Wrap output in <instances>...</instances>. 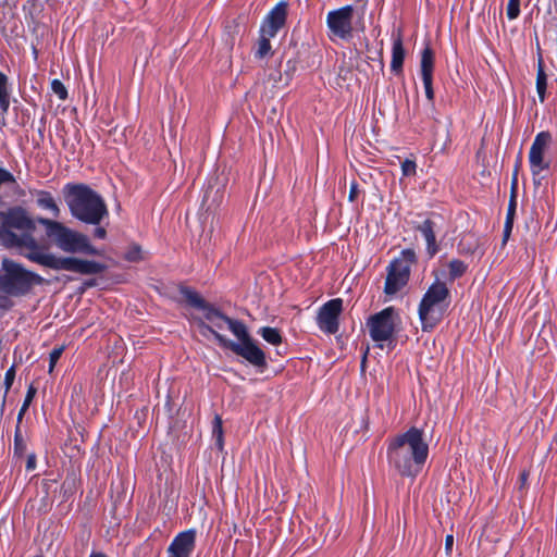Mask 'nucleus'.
<instances>
[{"instance_id":"nucleus-35","label":"nucleus","mask_w":557,"mask_h":557,"mask_svg":"<svg viewBox=\"0 0 557 557\" xmlns=\"http://www.w3.org/2000/svg\"><path fill=\"white\" fill-rule=\"evenodd\" d=\"M513 223L512 222H505L504 230H503V244H506L507 240L510 237V234L512 232Z\"/></svg>"},{"instance_id":"nucleus-28","label":"nucleus","mask_w":557,"mask_h":557,"mask_svg":"<svg viewBox=\"0 0 557 557\" xmlns=\"http://www.w3.org/2000/svg\"><path fill=\"white\" fill-rule=\"evenodd\" d=\"M15 374H16V370H15V364H12L5 372L4 374V382H3V386H4V397L8 395L10 388L12 387L13 385V382H14V379H15Z\"/></svg>"},{"instance_id":"nucleus-23","label":"nucleus","mask_w":557,"mask_h":557,"mask_svg":"<svg viewBox=\"0 0 557 557\" xmlns=\"http://www.w3.org/2000/svg\"><path fill=\"white\" fill-rule=\"evenodd\" d=\"M448 280L450 282L461 277L468 270V264L460 259H453L447 264Z\"/></svg>"},{"instance_id":"nucleus-10","label":"nucleus","mask_w":557,"mask_h":557,"mask_svg":"<svg viewBox=\"0 0 557 557\" xmlns=\"http://www.w3.org/2000/svg\"><path fill=\"white\" fill-rule=\"evenodd\" d=\"M417 263L416 251L411 248L403 249L398 257L393 259L387 267V275L384 284L386 295H395L409 282L411 267Z\"/></svg>"},{"instance_id":"nucleus-15","label":"nucleus","mask_w":557,"mask_h":557,"mask_svg":"<svg viewBox=\"0 0 557 557\" xmlns=\"http://www.w3.org/2000/svg\"><path fill=\"white\" fill-rule=\"evenodd\" d=\"M421 77L424 86V91L428 100H434L433 89V71H434V52L432 48L426 45L421 53Z\"/></svg>"},{"instance_id":"nucleus-18","label":"nucleus","mask_w":557,"mask_h":557,"mask_svg":"<svg viewBox=\"0 0 557 557\" xmlns=\"http://www.w3.org/2000/svg\"><path fill=\"white\" fill-rule=\"evenodd\" d=\"M406 57V51L403 44L401 35L393 37L392 45V61H391V71L395 75H399L403 73L404 61Z\"/></svg>"},{"instance_id":"nucleus-37","label":"nucleus","mask_w":557,"mask_h":557,"mask_svg":"<svg viewBox=\"0 0 557 557\" xmlns=\"http://www.w3.org/2000/svg\"><path fill=\"white\" fill-rule=\"evenodd\" d=\"M94 236L99 239H104L107 237V231L102 226H98L94 231Z\"/></svg>"},{"instance_id":"nucleus-41","label":"nucleus","mask_w":557,"mask_h":557,"mask_svg":"<svg viewBox=\"0 0 557 557\" xmlns=\"http://www.w3.org/2000/svg\"><path fill=\"white\" fill-rule=\"evenodd\" d=\"M95 284H96V281H95V280H90V281H87V282L85 283V285H86L87 287L95 286Z\"/></svg>"},{"instance_id":"nucleus-8","label":"nucleus","mask_w":557,"mask_h":557,"mask_svg":"<svg viewBox=\"0 0 557 557\" xmlns=\"http://www.w3.org/2000/svg\"><path fill=\"white\" fill-rule=\"evenodd\" d=\"M367 5L368 0H355V4H347L330 11L325 20L329 39L332 41L337 39L351 40L356 29L354 14L357 12L363 16Z\"/></svg>"},{"instance_id":"nucleus-22","label":"nucleus","mask_w":557,"mask_h":557,"mask_svg":"<svg viewBox=\"0 0 557 557\" xmlns=\"http://www.w3.org/2000/svg\"><path fill=\"white\" fill-rule=\"evenodd\" d=\"M258 334L269 344L277 346L282 343L283 337L278 329L271 326H262L258 330Z\"/></svg>"},{"instance_id":"nucleus-26","label":"nucleus","mask_w":557,"mask_h":557,"mask_svg":"<svg viewBox=\"0 0 557 557\" xmlns=\"http://www.w3.org/2000/svg\"><path fill=\"white\" fill-rule=\"evenodd\" d=\"M36 395V388L34 387L33 384H30L28 386V389L26 392V395H25V399L23 401V405L18 411V414H17V422L20 423L23 419V416L25 414V412L27 411L30 403L33 401L34 397Z\"/></svg>"},{"instance_id":"nucleus-27","label":"nucleus","mask_w":557,"mask_h":557,"mask_svg":"<svg viewBox=\"0 0 557 557\" xmlns=\"http://www.w3.org/2000/svg\"><path fill=\"white\" fill-rule=\"evenodd\" d=\"M143 251L139 245H132L124 255V259L129 262H138L143 259Z\"/></svg>"},{"instance_id":"nucleus-40","label":"nucleus","mask_w":557,"mask_h":557,"mask_svg":"<svg viewBox=\"0 0 557 557\" xmlns=\"http://www.w3.org/2000/svg\"><path fill=\"white\" fill-rule=\"evenodd\" d=\"M89 557H108L104 553L101 552H91Z\"/></svg>"},{"instance_id":"nucleus-32","label":"nucleus","mask_w":557,"mask_h":557,"mask_svg":"<svg viewBox=\"0 0 557 557\" xmlns=\"http://www.w3.org/2000/svg\"><path fill=\"white\" fill-rule=\"evenodd\" d=\"M403 176H414L417 173V164L413 160L406 159L401 162Z\"/></svg>"},{"instance_id":"nucleus-7","label":"nucleus","mask_w":557,"mask_h":557,"mask_svg":"<svg viewBox=\"0 0 557 557\" xmlns=\"http://www.w3.org/2000/svg\"><path fill=\"white\" fill-rule=\"evenodd\" d=\"M202 326L213 334L221 347L232 350L235 355L244 358L256 368L263 369L267 367L264 351L256 345L244 323L233 324L232 327V333L237 337L238 342L226 338L210 326L205 324H202Z\"/></svg>"},{"instance_id":"nucleus-2","label":"nucleus","mask_w":557,"mask_h":557,"mask_svg":"<svg viewBox=\"0 0 557 557\" xmlns=\"http://www.w3.org/2000/svg\"><path fill=\"white\" fill-rule=\"evenodd\" d=\"M428 457L429 444L422 429L411 426L386 440L387 463L400 476L416 479Z\"/></svg>"},{"instance_id":"nucleus-9","label":"nucleus","mask_w":557,"mask_h":557,"mask_svg":"<svg viewBox=\"0 0 557 557\" xmlns=\"http://www.w3.org/2000/svg\"><path fill=\"white\" fill-rule=\"evenodd\" d=\"M287 18V3L285 1L278 2L264 17L260 30L258 47L255 51V58L262 60L272 53L270 44L271 38H274L281 28L284 27Z\"/></svg>"},{"instance_id":"nucleus-46","label":"nucleus","mask_w":557,"mask_h":557,"mask_svg":"<svg viewBox=\"0 0 557 557\" xmlns=\"http://www.w3.org/2000/svg\"><path fill=\"white\" fill-rule=\"evenodd\" d=\"M465 249H467L465 252H471L472 250L468 248V246H465Z\"/></svg>"},{"instance_id":"nucleus-31","label":"nucleus","mask_w":557,"mask_h":557,"mask_svg":"<svg viewBox=\"0 0 557 557\" xmlns=\"http://www.w3.org/2000/svg\"><path fill=\"white\" fill-rule=\"evenodd\" d=\"M64 347H55L49 354V373H51L63 354Z\"/></svg>"},{"instance_id":"nucleus-25","label":"nucleus","mask_w":557,"mask_h":557,"mask_svg":"<svg viewBox=\"0 0 557 557\" xmlns=\"http://www.w3.org/2000/svg\"><path fill=\"white\" fill-rule=\"evenodd\" d=\"M212 434L215 437L216 446L220 449H222L223 448V426H222V419L219 414H216L213 419Z\"/></svg>"},{"instance_id":"nucleus-13","label":"nucleus","mask_w":557,"mask_h":557,"mask_svg":"<svg viewBox=\"0 0 557 557\" xmlns=\"http://www.w3.org/2000/svg\"><path fill=\"white\" fill-rule=\"evenodd\" d=\"M395 309L387 307L368 319L369 334L379 347L382 342L392 341L395 333Z\"/></svg>"},{"instance_id":"nucleus-1","label":"nucleus","mask_w":557,"mask_h":557,"mask_svg":"<svg viewBox=\"0 0 557 557\" xmlns=\"http://www.w3.org/2000/svg\"><path fill=\"white\" fill-rule=\"evenodd\" d=\"M35 221L22 207L0 211V245L18 249L20 255L39 265L55 270L70 271L82 275L101 274L107 270L104 263L81 259L73 256L58 257L46 251L34 237Z\"/></svg>"},{"instance_id":"nucleus-20","label":"nucleus","mask_w":557,"mask_h":557,"mask_svg":"<svg viewBox=\"0 0 557 557\" xmlns=\"http://www.w3.org/2000/svg\"><path fill=\"white\" fill-rule=\"evenodd\" d=\"M519 165H520V160H518L516 162L515 171H513V174H512L511 195H510V199H509V202H508V208H507V214H506L505 222H512L513 223V221H515L516 209H517L516 191H517V187H518V170H519Z\"/></svg>"},{"instance_id":"nucleus-29","label":"nucleus","mask_w":557,"mask_h":557,"mask_svg":"<svg viewBox=\"0 0 557 557\" xmlns=\"http://www.w3.org/2000/svg\"><path fill=\"white\" fill-rule=\"evenodd\" d=\"M51 90L60 100H65L67 98V90L60 79H53L51 82Z\"/></svg>"},{"instance_id":"nucleus-19","label":"nucleus","mask_w":557,"mask_h":557,"mask_svg":"<svg viewBox=\"0 0 557 557\" xmlns=\"http://www.w3.org/2000/svg\"><path fill=\"white\" fill-rule=\"evenodd\" d=\"M535 87L540 102L544 103L546 100L547 75L544 70V61L541 52H539Z\"/></svg>"},{"instance_id":"nucleus-42","label":"nucleus","mask_w":557,"mask_h":557,"mask_svg":"<svg viewBox=\"0 0 557 557\" xmlns=\"http://www.w3.org/2000/svg\"><path fill=\"white\" fill-rule=\"evenodd\" d=\"M458 250H459V252H465L466 251V249L463 248L462 240L458 244Z\"/></svg>"},{"instance_id":"nucleus-36","label":"nucleus","mask_w":557,"mask_h":557,"mask_svg":"<svg viewBox=\"0 0 557 557\" xmlns=\"http://www.w3.org/2000/svg\"><path fill=\"white\" fill-rule=\"evenodd\" d=\"M358 196V184L356 182H352L349 189L348 199L349 201H355Z\"/></svg>"},{"instance_id":"nucleus-34","label":"nucleus","mask_w":557,"mask_h":557,"mask_svg":"<svg viewBox=\"0 0 557 557\" xmlns=\"http://www.w3.org/2000/svg\"><path fill=\"white\" fill-rule=\"evenodd\" d=\"M10 297V295L0 293V309L9 310L10 308H12L13 302L11 301Z\"/></svg>"},{"instance_id":"nucleus-44","label":"nucleus","mask_w":557,"mask_h":557,"mask_svg":"<svg viewBox=\"0 0 557 557\" xmlns=\"http://www.w3.org/2000/svg\"><path fill=\"white\" fill-rule=\"evenodd\" d=\"M527 476H528V474H527L525 472H523V473L521 474V480H522V481H525V480H527Z\"/></svg>"},{"instance_id":"nucleus-43","label":"nucleus","mask_w":557,"mask_h":557,"mask_svg":"<svg viewBox=\"0 0 557 557\" xmlns=\"http://www.w3.org/2000/svg\"><path fill=\"white\" fill-rule=\"evenodd\" d=\"M358 26H360V29H363L364 28V25L363 23L361 22V20L357 23Z\"/></svg>"},{"instance_id":"nucleus-6","label":"nucleus","mask_w":557,"mask_h":557,"mask_svg":"<svg viewBox=\"0 0 557 557\" xmlns=\"http://www.w3.org/2000/svg\"><path fill=\"white\" fill-rule=\"evenodd\" d=\"M450 290L445 282L436 278L423 294L418 315L423 332H432L443 320L449 305Z\"/></svg>"},{"instance_id":"nucleus-21","label":"nucleus","mask_w":557,"mask_h":557,"mask_svg":"<svg viewBox=\"0 0 557 557\" xmlns=\"http://www.w3.org/2000/svg\"><path fill=\"white\" fill-rule=\"evenodd\" d=\"M36 202L39 208L51 211L54 218L60 216V208L49 191L39 190Z\"/></svg>"},{"instance_id":"nucleus-47","label":"nucleus","mask_w":557,"mask_h":557,"mask_svg":"<svg viewBox=\"0 0 557 557\" xmlns=\"http://www.w3.org/2000/svg\"><path fill=\"white\" fill-rule=\"evenodd\" d=\"M169 557H177V556H176V555H171V554H170V556H169Z\"/></svg>"},{"instance_id":"nucleus-4","label":"nucleus","mask_w":557,"mask_h":557,"mask_svg":"<svg viewBox=\"0 0 557 557\" xmlns=\"http://www.w3.org/2000/svg\"><path fill=\"white\" fill-rule=\"evenodd\" d=\"M37 222L45 227L46 236L61 251L70 255H101V251L90 243L87 235L66 226L62 222L47 218H38Z\"/></svg>"},{"instance_id":"nucleus-45","label":"nucleus","mask_w":557,"mask_h":557,"mask_svg":"<svg viewBox=\"0 0 557 557\" xmlns=\"http://www.w3.org/2000/svg\"><path fill=\"white\" fill-rule=\"evenodd\" d=\"M33 465V461L29 459L28 462H27V468H30Z\"/></svg>"},{"instance_id":"nucleus-11","label":"nucleus","mask_w":557,"mask_h":557,"mask_svg":"<svg viewBox=\"0 0 557 557\" xmlns=\"http://www.w3.org/2000/svg\"><path fill=\"white\" fill-rule=\"evenodd\" d=\"M181 295L191 307L203 311L205 319L209 324L201 322L199 325L201 330L208 331L202 324L212 327L215 332L218 330H224L225 327L232 332L233 324L243 323L239 320L232 319L225 315L221 310L215 308L213 305L207 302L196 290L190 287H181Z\"/></svg>"},{"instance_id":"nucleus-16","label":"nucleus","mask_w":557,"mask_h":557,"mask_svg":"<svg viewBox=\"0 0 557 557\" xmlns=\"http://www.w3.org/2000/svg\"><path fill=\"white\" fill-rule=\"evenodd\" d=\"M413 230L419 232L425 240L426 253L433 258L438 251L440 246L436 240V223L431 218H426L421 222H414Z\"/></svg>"},{"instance_id":"nucleus-30","label":"nucleus","mask_w":557,"mask_h":557,"mask_svg":"<svg viewBox=\"0 0 557 557\" xmlns=\"http://www.w3.org/2000/svg\"><path fill=\"white\" fill-rule=\"evenodd\" d=\"M520 14V0H509L507 3V17L516 20Z\"/></svg>"},{"instance_id":"nucleus-3","label":"nucleus","mask_w":557,"mask_h":557,"mask_svg":"<svg viewBox=\"0 0 557 557\" xmlns=\"http://www.w3.org/2000/svg\"><path fill=\"white\" fill-rule=\"evenodd\" d=\"M66 203L72 216L86 224L98 225L108 215L102 197L85 184H67Z\"/></svg>"},{"instance_id":"nucleus-38","label":"nucleus","mask_w":557,"mask_h":557,"mask_svg":"<svg viewBox=\"0 0 557 557\" xmlns=\"http://www.w3.org/2000/svg\"><path fill=\"white\" fill-rule=\"evenodd\" d=\"M14 444H15L16 448H20L22 446V444H23V438H22L18 425L16 426V430H15Z\"/></svg>"},{"instance_id":"nucleus-14","label":"nucleus","mask_w":557,"mask_h":557,"mask_svg":"<svg viewBox=\"0 0 557 557\" xmlns=\"http://www.w3.org/2000/svg\"><path fill=\"white\" fill-rule=\"evenodd\" d=\"M343 310V299L334 298L326 301L318 312L317 323L326 334H335L339 329V315Z\"/></svg>"},{"instance_id":"nucleus-12","label":"nucleus","mask_w":557,"mask_h":557,"mask_svg":"<svg viewBox=\"0 0 557 557\" xmlns=\"http://www.w3.org/2000/svg\"><path fill=\"white\" fill-rule=\"evenodd\" d=\"M552 144V135L549 132H540L529 151V163L530 171L535 185L541 184V178H537L543 171H546L550 166V160L546 158V151Z\"/></svg>"},{"instance_id":"nucleus-5","label":"nucleus","mask_w":557,"mask_h":557,"mask_svg":"<svg viewBox=\"0 0 557 557\" xmlns=\"http://www.w3.org/2000/svg\"><path fill=\"white\" fill-rule=\"evenodd\" d=\"M46 280L39 274L27 270L21 263L3 258L0 265V293L11 297L28 296L37 285H44Z\"/></svg>"},{"instance_id":"nucleus-17","label":"nucleus","mask_w":557,"mask_h":557,"mask_svg":"<svg viewBox=\"0 0 557 557\" xmlns=\"http://www.w3.org/2000/svg\"><path fill=\"white\" fill-rule=\"evenodd\" d=\"M196 533L187 530L178 533L168 548V553L177 557H189L195 548Z\"/></svg>"},{"instance_id":"nucleus-24","label":"nucleus","mask_w":557,"mask_h":557,"mask_svg":"<svg viewBox=\"0 0 557 557\" xmlns=\"http://www.w3.org/2000/svg\"><path fill=\"white\" fill-rule=\"evenodd\" d=\"M8 77L0 71V110L5 114L10 107V92L8 87Z\"/></svg>"},{"instance_id":"nucleus-39","label":"nucleus","mask_w":557,"mask_h":557,"mask_svg":"<svg viewBox=\"0 0 557 557\" xmlns=\"http://www.w3.org/2000/svg\"><path fill=\"white\" fill-rule=\"evenodd\" d=\"M454 545V536L451 534L446 535L445 537V549L450 552Z\"/></svg>"},{"instance_id":"nucleus-33","label":"nucleus","mask_w":557,"mask_h":557,"mask_svg":"<svg viewBox=\"0 0 557 557\" xmlns=\"http://www.w3.org/2000/svg\"><path fill=\"white\" fill-rule=\"evenodd\" d=\"M15 177L14 175L9 172L8 170L0 168V184H14Z\"/></svg>"}]
</instances>
